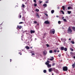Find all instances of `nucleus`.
<instances>
[{"instance_id": "f257e3e1", "label": "nucleus", "mask_w": 75, "mask_h": 75, "mask_svg": "<svg viewBox=\"0 0 75 75\" xmlns=\"http://www.w3.org/2000/svg\"><path fill=\"white\" fill-rule=\"evenodd\" d=\"M72 32V30L71 29V27H69L67 30V33L69 34H71Z\"/></svg>"}, {"instance_id": "f03ea898", "label": "nucleus", "mask_w": 75, "mask_h": 75, "mask_svg": "<svg viewBox=\"0 0 75 75\" xmlns=\"http://www.w3.org/2000/svg\"><path fill=\"white\" fill-rule=\"evenodd\" d=\"M63 71H68V67L67 66L63 67Z\"/></svg>"}, {"instance_id": "7ed1b4c3", "label": "nucleus", "mask_w": 75, "mask_h": 75, "mask_svg": "<svg viewBox=\"0 0 75 75\" xmlns=\"http://www.w3.org/2000/svg\"><path fill=\"white\" fill-rule=\"evenodd\" d=\"M50 33L51 34V33H52L53 34H55V30L54 29H52L50 30Z\"/></svg>"}, {"instance_id": "20e7f679", "label": "nucleus", "mask_w": 75, "mask_h": 75, "mask_svg": "<svg viewBox=\"0 0 75 75\" xmlns=\"http://www.w3.org/2000/svg\"><path fill=\"white\" fill-rule=\"evenodd\" d=\"M43 54L44 55H46L47 54V52L46 51V50H45L43 52Z\"/></svg>"}, {"instance_id": "39448f33", "label": "nucleus", "mask_w": 75, "mask_h": 75, "mask_svg": "<svg viewBox=\"0 0 75 75\" xmlns=\"http://www.w3.org/2000/svg\"><path fill=\"white\" fill-rule=\"evenodd\" d=\"M45 24H50V23L48 21H45V22H44Z\"/></svg>"}, {"instance_id": "423d86ee", "label": "nucleus", "mask_w": 75, "mask_h": 75, "mask_svg": "<svg viewBox=\"0 0 75 75\" xmlns=\"http://www.w3.org/2000/svg\"><path fill=\"white\" fill-rule=\"evenodd\" d=\"M61 41H63L64 42H65V41H66V39L64 38H61Z\"/></svg>"}, {"instance_id": "0eeeda50", "label": "nucleus", "mask_w": 75, "mask_h": 75, "mask_svg": "<svg viewBox=\"0 0 75 75\" xmlns=\"http://www.w3.org/2000/svg\"><path fill=\"white\" fill-rule=\"evenodd\" d=\"M21 28H22V27L21 26L18 25L17 27L16 28H17H17H19V29H21Z\"/></svg>"}, {"instance_id": "6e6552de", "label": "nucleus", "mask_w": 75, "mask_h": 75, "mask_svg": "<svg viewBox=\"0 0 75 75\" xmlns=\"http://www.w3.org/2000/svg\"><path fill=\"white\" fill-rule=\"evenodd\" d=\"M68 10H70V9H72L73 8L71 6L68 7L67 8Z\"/></svg>"}, {"instance_id": "1a4fd4ad", "label": "nucleus", "mask_w": 75, "mask_h": 75, "mask_svg": "<svg viewBox=\"0 0 75 75\" xmlns=\"http://www.w3.org/2000/svg\"><path fill=\"white\" fill-rule=\"evenodd\" d=\"M30 32L31 34H32V33H35V31L33 30H32L30 31Z\"/></svg>"}, {"instance_id": "9d476101", "label": "nucleus", "mask_w": 75, "mask_h": 75, "mask_svg": "<svg viewBox=\"0 0 75 75\" xmlns=\"http://www.w3.org/2000/svg\"><path fill=\"white\" fill-rule=\"evenodd\" d=\"M61 50L62 51H64V47H61Z\"/></svg>"}, {"instance_id": "9b49d317", "label": "nucleus", "mask_w": 75, "mask_h": 75, "mask_svg": "<svg viewBox=\"0 0 75 75\" xmlns=\"http://www.w3.org/2000/svg\"><path fill=\"white\" fill-rule=\"evenodd\" d=\"M72 29L74 31H75V27L74 26L72 28Z\"/></svg>"}, {"instance_id": "f8f14e48", "label": "nucleus", "mask_w": 75, "mask_h": 75, "mask_svg": "<svg viewBox=\"0 0 75 75\" xmlns=\"http://www.w3.org/2000/svg\"><path fill=\"white\" fill-rule=\"evenodd\" d=\"M36 16H37V17H38V18H40V16H39V15H38V13H37L36 14Z\"/></svg>"}, {"instance_id": "ddd939ff", "label": "nucleus", "mask_w": 75, "mask_h": 75, "mask_svg": "<svg viewBox=\"0 0 75 75\" xmlns=\"http://www.w3.org/2000/svg\"><path fill=\"white\" fill-rule=\"evenodd\" d=\"M75 64H73L72 65V67L73 68H75Z\"/></svg>"}, {"instance_id": "4468645a", "label": "nucleus", "mask_w": 75, "mask_h": 75, "mask_svg": "<svg viewBox=\"0 0 75 75\" xmlns=\"http://www.w3.org/2000/svg\"><path fill=\"white\" fill-rule=\"evenodd\" d=\"M43 6H44V7H47V4H44L43 5Z\"/></svg>"}, {"instance_id": "2eb2a0df", "label": "nucleus", "mask_w": 75, "mask_h": 75, "mask_svg": "<svg viewBox=\"0 0 75 75\" xmlns=\"http://www.w3.org/2000/svg\"><path fill=\"white\" fill-rule=\"evenodd\" d=\"M67 13L68 14H70L71 13V11H68Z\"/></svg>"}, {"instance_id": "dca6fc26", "label": "nucleus", "mask_w": 75, "mask_h": 75, "mask_svg": "<svg viewBox=\"0 0 75 75\" xmlns=\"http://www.w3.org/2000/svg\"><path fill=\"white\" fill-rule=\"evenodd\" d=\"M48 62H46L45 63V64L47 65H48L49 64V63H50V61H48Z\"/></svg>"}, {"instance_id": "f3484780", "label": "nucleus", "mask_w": 75, "mask_h": 75, "mask_svg": "<svg viewBox=\"0 0 75 75\" xmlns=\"http://www.w3.org/2000/svg\"><path fill=\"white\" fill-rule=\"evenodd\" d=\"M51 13L52 14H53V13H54V10H52L51 11Z\"/></svg>"}, {"instance_id": "a211bd4d", "label": "nucleus", "mask_w": 75, "mask_h": 75, "mask_svg": "<svg viewBox=\"0 0 75 75\" xmlns=\"http://www.w3.org/2000/svg\"><path fill=\"white\" fill-rule=\"evenodd\" d=\"M26 49H27L28 50H29V49H30V47H29L28 46H27L26 47Z\"/></svg>"}, {"instance_id": "6ab92c4d", "label": "nucleus", "mask_w": 75, "mask_h": 75, "mask_svg": "<svg viewBox=\"0 0 75 75\" xmlns=\"http://www.w3.org/2000/svg\"><path fill=\"white\" fill-rule=\"evenodd\" d=\"M64 50L65 51H67V48L65 47L64 49Z\"/></svg>"}, {"instance_id": "aec40b11", "label": "nucleus", "mask_w": 75, "mask_h": 75, "mask_svg": "<svg viewBox=\"0 0 75 75\" xmlns=\"http://www.w3.org/2000/svg\"><path fill=\"white\" fill-rule=\"evenodd\" d=\"M35 11H37V12H38V11H39V10L38 8H36L35 10Z\"/></svg>"}, {"instance_id": "412c9836", "label": "nucleus", "mask_w": 75, "mask_h": 75, "mask_svg": "<svg viewBox=\"0 0 75 75\" xmlns=\"http://www.w3.org/2000/svg\"><path fill=\"white\" fill-rule=\"evenodd\" d=\"M47 66L48 67H51V65L49 64L48 65H47Z\"/></svg>"}, {"instance_id": "4be33fe9", "label": "nucleus", "mask_w": 75, "mask_h": 75, "mask_svg": "<svg viewBox=\"0 0 75 75\" xmlns=\"http://www.w3.org/2000/svg\"><path fill=\"white\" fill-rule=\"evenodd\" d=\"M49 72H51L52 71V69L50 68L49 69Z\"/></svg>"}, {"instance_id": "5701e85b", "label": "nucleus", "mask_w": 75, "mask_h": 75, "mask_svg": "<svg viewBox=\"0 0 75 75\" xmlns=\"http://www.w3.org/2000/svg\"><path fill=\"white\" fill-rule=\"evenodd\" d=\"M71 43H72V44H75V42L74 41H71Z\"/></svg>"}, {"instance_id": "b1692460", "label": "nucleus", "mask_w": 75, "mask_h": 75, "mask_svg": "<svg viewBox=\"0 0 75 75\" xmlns=\"http://www.w3.org/2000/svg\"><path fill=\"white\" fill-rule=\"evenodd\" d=\"M70 50H71V51H74V50L73 49H72L71 48H70Z\"/></svg>"}, {"instance_id": "393cba45", "label": "nucleus", "mask_w": 75, "mask_h": 75, "mask_svg": "<svg viewBox=\"0 0 75 75\" xmlns=\"http://www.w3.org/2000/svg\"><path fill=\"white\" fill-rule=\"evenodd\" d=\"M2 28L0 27V32H1L2 31Z\"/></svg>"}, {"instance_id": "a878e982", "label": "nucleus", "mask_w": 75, "mask_h": 75, "mask_svg": "<svg viewBox=\"0 0 75 75\" xmlns=\"http://www.w3.org/2000/svg\"><path fill=\"white\" fill-rule=\"evenodd\" d=\"M62 8L63 9V10H65V6H62Z\"/></svg>"}, {"instance_id": "bb28decb", "label": "nucleus", "mask_w": 75, "mask_h": 75, "mask_svg": "<svg viewBox=\"0 0 75 75\" xmlns=\"http://www.w3.org/2000/svg\"><path fill=\"white\" fill-rule=\"evenodd\" d=\"M63 20H64V21L65 22H67V21L65 19H63Z\"/></svg>"}, {"instance_id": "cd10ccee", "label": "nucleus", "mask_w": 75, "mask_h": 75, "mask_svg": "<svg viewBox=\"0 0 75 75\" xmlns=\"http://www.w3.org/2000/svg\"><path fill=\"white\" fill-rule=\"evenodd\" d=\"M54 58H51V59H50V61H53V60H54Z\"/></svg>"}, {"instance_id": "c85d7f7f", "label": "nucleus", "mask_w": 75, "mask_h": 75, "mask_svg": "<svg viewBox=\"0 0 75 75\" xmlns=\"http://www.w3.org/2000/svg\"><path fill=\"white\" fill-rule=\"evenodd\" d=\"M37 4H34V6L35 7H37Z\"/></svg>"}, {"instance_id": "c756f323", "label": "nucleus", "mask_w": 75, "mask_h": 75, "mask_svg": "<svg viewBox=\"0 0 75 75\" xmlns=\"http://www.w3.org/2000/svg\"><path fill=\"white\" fill-rule=\"evenodd\" d=\"M58 23L59 24H60L61 23V21H58Z\"/></svg>"}, {"instance_id": "7c9ffc66", "label": "nucleus", "mask_w": 75, "mask_h": 75, "mask_svg": "<svg viewBox=\"0 0 75 75\" xmlns=\"http://www.w3.org/2000/svg\"><path fill=\"white\" fill-rule=\"evenodd\" d=\"M43 72L44 73H46L47 72V71L46 70H43Z\"/></svg>"}, {"instance_id": "2f4dec72", "label": "nucleus", "mask_w": 75, "mask_h": 75, "mask_svg": "<svg viewBox=\"0 0 75 75\" xmlns=\"http://www.w3.org/2000/svg\"><path fill=\"white\" fill-rule=\"evenodd\" d=\"M18 17H19L20 18H21V15L20 14H19Z\"/></svg>"}, {"instance_id": "473e14b6", "label": "nucleus", "mask_w": 75, "mask_h": 75, "mask_svg": "<svg viewBox=\"0 0 75 75\" xmlns=\"http://www.w3.org/2000/svg\"><path fill=\"white\" fill-rule=\"evenodd\" d=\"M50 53H52V50H50L49 51Z\"/></svg>"}, {"instance_id": "72a5a7b5", "label": "nucleus", "mask_w": 75, "mask_h": 75, "mask_svg": "<svg viewBox=\"0 0 75 75\" xmlns=\"http://www.w3.org/2000/svg\"><path fill=\"white\" fill-rule=\"evenodd\" d=\"M61 12L63 14H64V12L63 11H61Z\"/></svg>"}, {"instance_id": "f704fd0d", "label": "nucleus", "mask_w": 75, "mask_h": 75, "mask_svg": "<svg viewBox=\"0 0 75 75\" xmlns=\"http://www.w3.org/2000/svg\"><path fill=\"white\" fill-rule=\"evenodd\" d=\"M58 56L59 57H60L61 56V54H59L58 55Z\"/></svg>"}, {"instance_id": "c9c22d12", "label": "nucleus", "mask_w": 75, "mask_h": 75, "mask_svg": "<svg viewBox=\"0 0 75 75\" xmlns=\"http://www.w3.org/2000/svg\"><path fill=\"white\" fill-rule=\"evenodd\" d=\"M22 7H25V5H24L23 4L22 5Z\"/></svg>"}, {"instance_id": "e433bc0d", "label": "nucleus", "mask_w": 75, "mask_h": 75, "mask_svg": "<svg viewBox=\"0 0 75 75\" xmlns=\"http://www.w3.org/2000/svg\"><path fill=\"white\" fill-rule=\"evenodd\" d=\"M34 24H36V23H37V21H34Z\"/></svg>"}, {"instance_id": "4c0bfd02", "label": "nucleus", "mask_w": 75, "mask_h": 75, "mask_svg": "<svg viewBox=\"0 0 75 75\" xmlns=\"http://www.w3.org/2000/svg\"><path fill=\"white\" fill-rule=\"evenodd\" d=\"M54 52H57V50H54Z\"/></svg>"}, {"instance_id": "58836bf2", "label": "nucleus", "mask_w": 75, "mask_h": 75, "mask_svg": "<svg viewBox=\"0 0 75 75\" xmlns=\"http://www.w3.org/2000/svg\"><path fill=\"white\" fill-rule=\"evenodd\" d=\"M70 54H71V55H73V52H70Z\"/></svg>"}, {"instance_id": "ea45409f", "label": "nucleus", "mask_w": 75, "mask_h": 75, "mask_svg": "<svg viewBox=\"0 0 75 75\" xmlns=\"http://www.w3.org/2000/svg\"><path fill=\"white\" fill-rule=\"evenodd\" d=\"M33 1L34 2V3H36V0H33Z\"/></svg>"}, {"instance_id": "a19ab883", "label": "nucleus", "mask_w": 75, "mask_h": 75, "mask_svg": "<svg viewBox=\"0 0 75 75\" xmlns=\"http://www.w3.org/2000/svg\"><path fill=\"white\" fill-rule=\"evenodd\" d=\"M55 65V63H53L52 64V66H54Z\"/></svg>"}, {"instance_id": "79ce46f5", "label": "nucleus", "mask_w": 75, "mask_h": 75, "mask_svg": "<svg viewBox=\"0 0 75 75\" xmlns=\"http://www.w3.org/2000/svg\"><path fill=\"white\" fill-rule=\"evenodd\" d=\"M46 45L47 46V47H49V45L48 44H46Z\"/></svg>"}, {"instance_id": "37998d69", "label": "nucleus", "mask_w": 75, "mask_h": 75, "mask_svg": "<svg viewBox=\"0 0 75 75\" xmlns=\"http://www.w3.org/2000/svg\"><path fill=\"white\" fill-rule=\"evenodd\" d=\"M19 54H20V55H22V54L21 53V52H20L18 53Z\"/></svg>"}, {"instance_id": "c03bdc74", "label": "nucleus", "mask_w": 75, "mask_h": 75, "mask_svg": "<svg viewBox=\"0 0 75 75\" xmlns=\"http://www.w3.org/2000/svg\"><path fill=\"white\" fill-rule=\"evenodd\" d=\"M45 15L46 16H48V14H47V13H45Z\"/></svg>"}, {"instance_id": "a18cd8bd", "label": "nucleus", "mask_w": 75, "mask_h": 75, "mask_svg": "<svg viewBox=\"0 0 75 75\" xmlns=\"http://www.w3.org/2000/svg\"><path fill=\"white\" fill-rule=\"evenodd\" d=\"M23 22H20V23H19V24H23Z\"/></svg>"}, {"instance_id": "49530a36", "label": "nucleus", "mask_w": 75, "mask_h": 75, "mask_svg": "<svg viewBox=\"0 0 75 75\" xmlns=\"http://www.w3.org/2000/svg\"><path fill=\"white\" fill-rule=\"evenodd\" d=\"M48 1H46L45 2V3H48V0H47Z\"/></svg>"}, {"instance_id": "de8ad7c7", "label": "nucleus", "mask_w": 75, "mask_h": 75, "mask_svg": "<svg viewBox=\"0 0 75 75\" xmlns=\"http://www.w3.org/2000/svg\"><path fill=\"white\" fill-rule=\"evenodd\" d=\"M32 55H35V54L34 53H32Z\"/></svg>"}, {"instance_id": "09e8293b", "label": "nucleus", "mask_w": 75, "mask_h": 75, "mask_svg": "<svg viewBox=\"0 0 75 75\" xmlns=\"http://www.w3.org/2000/svg\"><path fill=\"white\" fill-rule=\"evenodd\" d=\"M57 8H58V9H59L60 8H59V7L58 6L57 7Z\"/></svg>"}, {"instance_id": "8fccbe9b", "label": "nucleus", "mask_w": 75, "mask_h": 75, "mask_svg": "<svg viewBox=\"0 0 75 75\" xmlns=\"http://www.w3.org/2000/svg\"><path fill=\"white\" fill-rule=\"evenodd\" d=\"M11 61H12V60L11 59H10V62H11Z\"/></svg>"}, {"instance_id": "3c124183", "label": "nucleus", "mask_w": 75, "mask_h": 75, "mask_svg": "<svg viewBox=\"0 0 75 75\" xmlns=\"http://www.w3.org/2000/svg\"><path fill=\"white\" fill-rule=\"evenodd\" d=\"M64 17H62V19H64Z\"/></svg>"}, {"instance_id": "603ef678", "label": "nucleus", "mask_w": 75, "mask_h": 75, "mask_svg": "<svg viewBox=\"0 0 75 75\" xmlns=\"http://www.w3.org/2000/svg\"><path fill=\"white\" fill-rule=\"evenodd\" d=\"M56 17H57L58 18V17H59V16H56Z\"/></svg>"}, {"instance_id": "864d4df0", "label": "nucleus", "mask_w": 75, "mask_h": 75, "mask_svg": "<svg viewBox=\"0 0 75 75\" xmlns=\"http://www.w3.org/2000/svg\"><path fill=\"white\" fill-rule=\"evenodd\" d=\"M42 2L41 1H40V3H42Z\"/></svg>"}, {"instance_id": "5fc2aeb1", "label": "nucleus", "mask_w": 75, "mask_h": 75, "mask_svg": "<svg viewBox=\"0 0 75 75\" xmlns=\"http://www.w3.org/2000/svg\"><path fill=\"white\" fill-rule=\"evenodd\" d=\"M48 61H50L47 60V62L48 63Z\"/></svg>"}, {"instance_id": "6e6d98bb", "label": "nucleus", "mask_w": 75, "mask_h": 75, "mask_svg": "<svg viewBox=\"0 0 75 75\" xmlns=\"http://www.w3.org/2000/svg\"><path fill=\"white\" fill-rule=\"evenodd\" d=\"M73 58H74V59H75V56H74L73 57Z\"/></svg>"}, {"instance_id": "4d7b16f0", "label": "nucleus", "mask_w": 75, "mask_h": 75, "mask_svg": "<svg viewBox=\"0 0 75 75\" xmlns=\"http://www.w3.org/2000/svg\"><path fill=\"white\" fill-rule=\"evenodd\" d=\"M71 40V38L69 39V40Z\"/></svg>"}, {"instance_id": "13d9d810", "label": "nucleus", "mask_w": 75, "mask_h": 75, "mask_svg": "<svg viewBox=\"0 0 75 75\" xmlns=\"http://www.w3.org/2000/svg\"><path fill=\"white\" fill-rule=\"evenodd\" d=\"M37 25H39V23L37 24Z\"/></svg>"}, {"instance_id": "bf43d9fd", "label": "nucleus", "mask_w": 75, "mask_h": 75, "mask_svg": "<svg viewBox=\"0 0 75 75\" xmlns=\"http://www.w3.org/2000/svg\"><path fill=\"white\" fill-rule=\"evenodd\" d=\"M30 48H33V47H30Z\"/></svg>"}, {"instance_id": "052dcab7", "label": "nucleus", "mask_w": 75, "mask_h": 75, "mask_svg": "<svg viewBox=\"0 0 75 75\" xmlns=\"http://www.w3.org/2000/svg\"><path fill=\"white\" fill-rule=\"evenodd\" d=\"M57 52H59V50H58Z\"/></svg>"}, {"instance_id": "680f3d73", "label": "nucleus", "mask_w": 75, "mask_h": 75, "mask_svg": "<svg viewBox=\"0 0 75 75\" xmlns=\"http://www.w3.org/2000/svg\"><path fill=\"white\" fill-rule=\"evenodd\" d=\"M52 75H54V73H52Z\"/></svg>"}, {"instance_id": "e2e57ef3", "label": "nucleus", "mask_w": 75, "mask_h": 75, "mask_svg": "<svg viewBox=\"0 0 75 75\" xmlns=\"http://www.w3.org/2000/svg\"><path fill=\"white\" fill-rule=\"evenodd\" d=\"M51 58H54V57H51Z\"/></svg>"}, {"instance_id": "0e129e2a", "label": "nucleus", "mask_w": 75, "mask_h": 75, "mask_svg": "<svg viewBox=\"0 0 75 75\" xmlns=\"http://www.w3.org/2000/svg\"><path fill=\"white\" fill-rule=\"evenodd\" d=\"M1 0H0V1H1Z\"/></svg>"}, {"instance_id": "69168bd1", "label": "nucleus", "mask_w": 75, "mask_h": 75, "mask_svg": "<svg viewBox=\"0 0 75 75\" xmlns=\"http://www.w3.org/2000/svg\"><path fill=\"white\" fill-rule=\"evenodd\" d=\"M57 49H58V48H57Z\"/></svg>"}]
</instances>
